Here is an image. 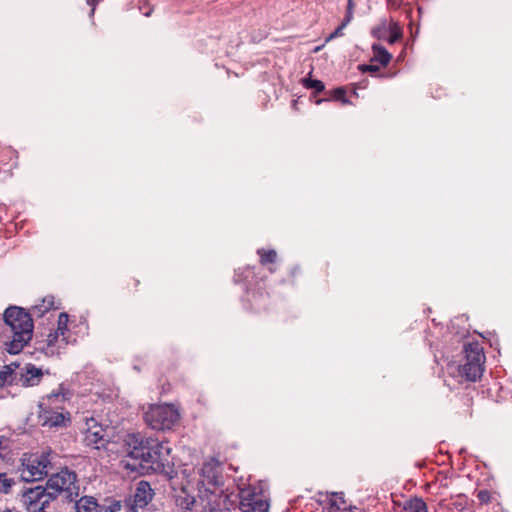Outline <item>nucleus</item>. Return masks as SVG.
Returning <instances> with one entry per match:
<instances>
[{"label": "nucleus", "instance_id": "f257e3e1", "mask_svg": "<svg viewBox=\"0 0 512 512\" xmlns=\"http://www.w3.org/2000/svg\"><path fill=\"white\" fill-rule=\"evenodd\" d=\"M125 444L126 457L122 463L127 470L140 474L168 473V469L173 465L168 442L143 439L138 435L129 434L125 439Z\"/></svg>", "mask_w": 512, "mask_h": 512}, {"label": "nucleus", "instance_id": "f03ea898", "mask_svg": "<svg viewBox=\"0 0 512 512\" xmlns=\"http://www.w3.org/2000/svg\"><path fill=\"white\" fill-rule=\"evenodd\" d=\"M221 463L211 458L203 463L198 471L196 479V487L198 497L202 502L212 503H228L232 493L224 487V476Z\"/></svg>", "mask_w": 512, "mask_h": 512}, {"label": "nucleus", "instance_id": "7ed1b4c3", "mask_svg": "<svg viewBox=\"0 0 512 512\" xmlns=\"http://www.w3.org/2000/svg\"><path fill=\"white\" fill-rule=\"evenodd\" d=\"M3 318L7 326L6 334L11 338L10 341L5 342V349L9 354H18L32 339V318L23 308L17 306L7 308Z\"/></svg>", "mask_w": 512, "mask_h": 512}, {"label": "nucleus", "instance_id": "20e7f679", "mask_svg": "<svg viewBox=\"0 0 512 512\" xmlns=\"http://www.w3.org/2000/svg\"><path fill=\"white\" fill-rule=\"evenodd\" d=\"M43 489H45L46 495L51 496V500L56 499L61 493H64L69 501H74L79 495L77 476L68 469H62L58 473L53 474Z\"/></svg>", "mask_w": 512, "mask_h": 512}, {"label": "nucleus", "instance_id": "39448f33", "mask_svg": "<svg viewBox=\"0 0 512 512\" xmlns=\"http://www.w3.org/2000/svg\"><path fill=\"white\" fill-rule=\"evenodd\" d=\"M144 420L153 430H171L180 420V412L172 404H154L145 412Z\"/></svg>", "mask_w": 512, "mask_h": 512}, {"label": "nucleus", "instance_id": "423d86ee", "mask_svg": "<svg viewBox=\"0 0 512 512\" xmlns=\"http://www.w3.org/2000/svg\"><path fill=\"white\" fill-rule=\"evenodd\" d=\"M465 362L459 366L460 375L468 381H476L483 373L485 355L478 343L464 346Z\"/></svg>", "mask_w": 512, "mask_h": 512}, {"label": "nucleus", "instance_id": "0eeeda50", "mask_svg": "<svg viewBox=\"0 0 512 512\" xmlns=\"http://www.w3.org/2000/svg\"><path fill=\"white\" fill-rule=\"evenodd\" d=\"M46 401L47 403L43 402L40 404L39 418L42 426L50 428L66 426L67 422L70 421V414L64 412L63 409L58 411L52 408L53 405L57 407L58 402H63L64 396L59 393H52L47 396Z\"/></svg>", "mask_w": 512, "mask_h": 512}, {"label": "nucleus", "instance_id": "6e6552de", "mask_svg": "<svg viewBox=\"0 0 512 512\" xmlns=\"http://www.w3.org/2000/svg\"><path fill=\"white\" fill-rule=\"evenodd\" d=\"M50 463L47 454L24 456L19 469L21 479L25 482H35L42 480L48 473V464Z\"/></svg>", "mask_w": 512, "mask_h": 512}, {"label": "nucleus", "instance_id": "1a4fd4ad", "mask_svg": "<svg viewBox=\"0 0 512 512\" xmlns=\"http://www.w3.org/2000/svg\"><path fill=\"white\" fill-rule=\"evenodd\" d=\"M239 508L242 512H268L269 502L262 489L255 486L239 489Z\"/></svg>", "mask_w": 512, "mask_h": 512}, {"label": "nucleus", "instance_id": "9d476101", "mask_svg": "<svg viewBox=\"0 0 512 512\" xmlns=\"http://www.w3.org/2000/svg\"><path fill=\"white\" fill-rule=\"evenodd\" d=\"M194 487L190 480L182 482L181 486L175 490V503L176 506L186 512H206V502H202L193 495Z\"/></svg>", "mask_w": 512, "mask_h": 512}, {"label": "nucleus", "instance_id": "9b49d317", "mask_svg": "<svg viewBox=\"0 0 512 512\" xmlns=\"http://www.w3.org/2000/svg\"><path fill=\"white\" fill-rule=\"evenodd\" d=\"M24 501L27 505V512H48L51 496L45 494L42 486H36L24 494Z\"/></svg>", "mask_w": 512, "mask_h": 512}, {"label": "nucleus", "instance_id": "f8f14e48", "mask_svg": "<svg viewBox=\"0 0 512 512\" xmlns=\"http://www.w3.org/2000/svg\"><path fill=\"white\" fill-rule=\"evenodd\" d=\"M323 503L325 512H365L360 507L348 504L343 493H329Z\"/></svg>", "mask_w": 512, "mask_h": 512}, {"label": "nucleus", "instance_id": "ddd939ff", "mask_svg": "<svg viewBox=\"0 0 512 512\" xmlns=\"http://www.w3.org/2000/svg\"><path fill=\"white\" fill-rule=\"evenodd\" d=\"M86 431L84 441L87 445L99 449L105 443V429L93 417L86 419Z\"/></svg>", "mask_w": 512, "mask_h": 512}, {"label": "nucleus", "instance_id": "4468645a", "mask_svg": "<svg viewBox=\"0 0 512 512\" xmlns=\"http://www.w3.org/2000/svg\"><path fill=\"white\" fill-rule=\"evenodd\" d=\"M69 343H71L70 336L61 335V334L57 333L56 331L50 332L47 335V339H46V347L44 348L45 353L47 355L59 354L60 350L63 349Z\"/></svg>", "mask_w": 512, "mask_h": 512}, {"label": "nucleus", "instance_id": "2eb2a0df", "mask_svg": "<svg viewBox=\"0 0 512 512\" xmlns=\"http://www.w3.org/2000/svg\"><path fill=\"white\" fill-rule=\"evenodd\" d=\"M43 377L42 369L33 364H27L21 372L20 382L24 387H32L38 385Z\"/></svg>", "mask_w": 512, "mask_h": 512}, {"label": "nucleus", "instance_id": "dca6fc26", "mask_svg": "<svg viewBox=\"0 0 512 512\" xmlns=\"http://www.w3.org/2000/svg\"><path fill=\"white\" fill-rule=\"evenodd\" d=\"M153 498V490L147 481H140L137 485L132 503L136 508L145 507Z\"/></svg>", "mask_w": 512, "mask_h": 512}, {"label": "nucleus", "instance_id": "f3484780", "mask_svg": "<svg viewBox=\"0 0 512 512\" xmlns=\"http://www.w3.org/2000/svg\"><path fill=\"white\" fill-rule=\"evenodd\" d=\"M106 512H137V508L132 499L113 500L107 505Z\"/></svg>", "mask_w": 512, "mask_h": 512}, {"label": "nucleus", "instance_id": "a211bd4d", "mask_svg": "<svg viewBox=\"0 0 512 512\" xmlns=\"http://www.w3.org/2000/svg\"><path fill=\"white\" fill-rule=\"evenodd\" d=\"M373 57L371 61H376L382 66H387L392 59V55L380 44L372 45Z\"/></svg>", "mask_w": 512, "mask_h": 512}, {"label": "nucleus", "instance_id": "6ab92c4d", "mask_svg": "<svg viewBox=\"0 0 512 512\" xmlns=\"http://www.w3.org/2000/svg\"><path fill=\"white\" fill-rule=\"evenodd\" d=\"M97 506V502L93 497L85 496L78 500L75 499L76 512H96Z\"/></svg>", "mask_w": 512, "mask_h": 512}, {"label": "nucleus", "instance_id": "aec40b11", "mask_svg": "<svg viewBox=\"0 0 512 512\" xmlns=\"http://www.w3.org/2000/svg\"><path fill=\"white\" fill-rule=\"evenodd\" d=\"M402 512H428V508L422 498L414 497L404 503Z\"/></svg>", "mask_w": 512, "mask_h": 512}, {"label": "nucleus", "instance_id": "412c9836", "mask_svg": "<svg viewBox=\"0 0 512 512\" xmlns=\"http://www.w3.org/2000/svg\"><path fill=\"white\" fill-rule=\"evenodd\" d=\"M401 37H402L401 27L399 26V24L396 21L390 20L389 21V29H388V37H387L388 43L394 44Z\"/></svg>", "mask_w": 512, "mask_h": 512}, {"label": "nucleus", "instance_id": "4be33fe9", "mask_svg": "<svg viewBox=\"0 0 512 512\" xmlns=\"http://www.w3.org/2000/svg\"><path fill=\"white\" fill-rule=\"evenodd\" d=\"M388 29L389 22H387V20H382L377 27L372 29V35L377 39L387 40Z\"/></svg>", "mask_w": 512, "mask_h": 512}, {"label": "nucleus", "instance_id": "5701e85b", "mask_svg": "<svg viewBox=\"0 0 512 512\" xmlns=\"http://www.w3.org/2000/svg\"><path fill=\"white\" fill-rule=\"evenodd\" d=\"M257 254L260 256V262L262 265L274 263L277 259V253L273 249L267 251L265 249H258Z\"/></svg>", "mask_w": 512, "mask_h": 512}, {"label": "nucleus", "instance_id": "b1692460", "mask_svg": "<svg viewBox=\"0 0 512 512\" xmlns=\"http://www.w3.org/2000/svg\"><path fill=\"white\" fill-rule=\"evenodd\" d=\"M302 84L307 89L315 90L316 93H320L325 89L324 83L316 79L304 78L302 79Z\"/></svg>", "mask_w": 512, "mask_h": 512}, {"label": "nucleus", "instance_id": "393cba45", "mask_svg": "<svg viewBox=\"0 0 512 512\" xmlns=\"http://www.w3.org/2000/svg\"><path fill=\"white\" fill-rule=\"evenodd\" d=\"M68 321H69L68 314L65 312L60 313L59 317H58V321H57V329L55 331L61 335H67Z\"/></svg>", "mask_w": 512, "mask_h": 512}, {"label": "nucleus", "instance_id": "a878e982", "mask_svg": "<svg viewBox=\"0 0 512 512\" xmlns=\"http://www.w3.org/2000/svg\"><path fill=\"white\" fill-rule=\"evenodd\" d=\"M206 512H231L227 507V503H206Z\"/></svg>", "mask_w": 512, "mask_h": 512}, {"label": "nucleus", "instance_id": "bb28decb", "mask_svg": "<svg viewBox=\"0 0 512 512\" xmlns=\"http://www.w3.org/2000/svg\"><path fill=\"white\" fill-rule=\"evenodd\" d=\"M332 99L342 102V104H349V100L345 97V90L341 87L334 89Z\"/></svg>", "mask_w": 512, "mask_h": 512}, {"label": "nucleus", "instance_id": "cd10ccee", "mask_svg": "<svg viewBox=\"0 0 512 512\" xmlns=\"http://www.w3.org/2000/svg\"><path fill=\"white\" fill-rule=\"evenodd\" d=\"M346 26L347 24L342 21V23L325 39V43H328L331 40L342 36L343 30L345 29Z\"/></svg>", "mask_w": 512, "mask_h": 512}, {"label": "nucleus", "instance_id": "c85d7f7f", "mask_svg": "<svg viewBox=\"0 0 512 512\" xmlns=\"http://www.w3.org/2000/svg\"><path fill=\"white\" fill-rule=\"evenodd\" d=\"M12 373H13V369L11 368V366H5L4 369L0 372V382L1 383L11 382L12 379H10V378L12 376Z\"/></svg>", "mask_w": 512, "mask_h": 512}, {"label": "nucleus", "instance_id": "c756f323", "mask_svg": "<svg viewBox=\"0 0 512 512\" xmlns=\"http://www.w3.org/2000/svg\"><path fill=\"white\" fill-rule=\"evenodd\" d=\"M11 480L7 477L5 473H0V489L7 493L11 488Z\"/></svg>", "mask_w": 512, "mask_h": 512}, {"label": "nucleus", "instance_id": "7c9ffc66", "mask_svg": "<svg viewBox=\"0 0 512 512\" xmlns=\"http://www.w3.org/2000/svg\"><path fill=\"white\" fill-rule=\"evenodd\" d=\"M353 7H354L353 0H348L347 12H346V16L343 20V22L346 23L347 25L353 19Z\"/></svg>", "mask_w": 512, "mask_h": 512}, {"label": "nucleus", "instance_id": "2f4dec72", "mask_svg": "<svg viewBox=\"0 0 512 512\" xmlns=\"http://www.w3.org/2000/svg\"><path fill=\"white\" fill-rule=\"evenodd\" d=\"M477 498L481 503H488L491 500V495L487 490H480L477 493Z\"/></svg>", "mask_w": 512, "mask_h": 512}, {"label": "nucleus", "instance_id": "473e14b6", "mask_svg": "<svg viewBox=\"0 0 512 512\" xmlns=\"http://www.w3.org/2000/svg\"><path fill=\"white\" fill-rule=\"evenodd\" d=\"M5 443H7V439L0 436V458H4V451L8 449V446L4 445Z\"/></svg>", "mask_w": 512, "mask_h": 512}, {"label": "nucleus", "instance_id": "72a5a7b5", "mask_svg": "<svg viewBox=\"0 0 512 512\" xmlns=\"http://www.w3.org/2000/svg\"><path fill=\"white\" fill-rule=\"evenodd\" d=\"M101 0H86L87 4L90 5L92 7L91 9V15L94 14L95 12V6L97 3H99Z\"/></svg>", "mask_w": 512, "mask_h": 512}, {"label": "nucleus", "instance_id": "f704fd0d", "mask_svg": "<svg viewBox=\"0 0 512 512\" xmlns=\"http://www.w3.org/2000/svg\"><path fill=\"white\" fill-rule=\"evenodd\" d=\"M364 71H370V72H377L379 70V67L378 66H375V65H366L364 66Z\"/></svg>", "mask_w": 512, "mask_h": 512}, {"label": "nucleus", "instance_id": "c9c22d12", "mask_svg": "<svg viewBox=\"0 0 512 512\" xmlns=\"http://www.w3.org/2000/svg\"><path fill=\"white\" fill-rule=\"evenodd\" d=\"M142 14L146 17H149L152 13V9L151 8H147V9H143V8H140Z\"/></svg>", "mask_w": 512, "mask_h": 512}, {"label": "nucleus", "instance_id": "e433bc0d", "mask_svg": "<svg viewBox=\"0 0 512 512\" xmlns=\"http://www.w3.org/2000/svg\"><path fill=\"white\" fill-rule=\"evenodd\" d=\"M326 43L322 44V45H319V46H316L314 49H313V52L314 53H318L319 51H321L323 49V47L325 46Z\"/></svg>", "mask_w": 512, "mask_h": 512}, {"label": "nucleus", "instance_id": "4c0bfd02", "mask_svg": "<svg viewBox=\"0 0 512 512\" xmlns=\"http://www.w3.org/2000/svg\"><path fill=\"white\" fill-rule=\"evenodd\" d=\"M324 101H328V99H319L316 101V104L319 105L320 103H322Z\"/></svg>", "mask_w": 512, "mask_h": 512}]
</instances>
